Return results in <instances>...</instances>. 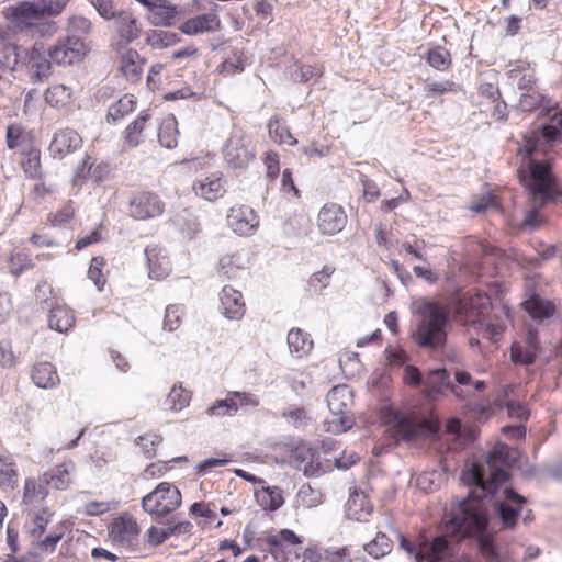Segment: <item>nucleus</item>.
<instances>
[{
    "label": "nucleus",
    "mask_w": 562,
    "mask_h": 562,
    "mask_svg": "<svg viewBox=\"0 0 562 562\" xmlns=\"http://www.w3.org/2000/svg\"><path fill=\"white\" fill-rule=\"evenodd\" d=\"M508 453L504 448L491 451L486 464L472 463L461 476L470 487L468 497L460 502L446 526V531L458 539L476 537L485 562H506L493 538L485 533L488 517L482 501L487 495L493 496L498 486L508 480Z\"/></svg>",
    "instance_id": "obj_1"
},
{
    "label": "nucleus",
    "mask_w": 562,
    "mask_h": 562,
    "mask_svg": "<svg viewBox=\"0 0 562 562\" xmlns=\"http://www.w3.org/2000/svg\"><path fill=\"white\" fill-rule=\"evenodd\" d=\"M521 156L517 169L518 177L528 194V209L525 211L524 226L536 228L540 224L539 211L559 195L555 178L549 160L540 159L538 146L528 140L519 148Z\"/></svg>",
    "instance_id": "obj_2"
},
{
    "label": "nucleus",
    "mask_w": 562,
    "mask_h": 562,
    "mask_svg": "<svg viewBox=\"0 0 562 562\" xmlns=\"http://www.w3.org/2000/svg\"><path fill=\"white\" fill-rule=\"evenodd\" d=\"M69 0H23L7 9L5 18L15 33L30 37H50L58 26L52 20L59 15Z\"/></svg>",
    "instance_id": "obj_3"
},
{
    "label": "nucleus",
    "mask_w": 562,
    "mask_h": 562,
    "mask_svg": "<svg viewBox=\"0 0 562 562\" xmlns=\"http://www.w3.org/2000/svg\"><path fill=\"white\" fill-rule=\"evenodd\" d=\"M412 312L418 321L414 333L415 342L422 348L441 349L447 341L450 311L440 302L419 297L412 302Z\"/></svg>",
    "instance_id": "obj_4"
},
{
    "label": "nucleus",
    "mask_w": 562,
    "mask_h": 562,
    "mask_svg": "<svg viewBox=\"0 0 562 562\" xmlns=\"http://www.w3.org/2000/svg\"><path fill=\"white\" fill-rule=\"evenodd\" d=\"M387 423L394 438L405 441L432 437L439 429L438 423L431 419L398 411L390 412Z\"/></svg>",
    "instance_id": "obj_5"
},
{
    "label": "nucleus",
    "mask_w": 562,
    "mask_h": 562,
    "mask_svg": "<svg viewBox=\"0 0 562 562\" xmlns=\"http://www.w3.org/2000/svg\"><path fill=\"white\" fill-rule=\"evenodd\" d=\"M326 402L333 416L329 422L333 431L344 432L350 429L353 425V418L350 415L353 405L352 390L346 384L336 385L327 393Z\"/></svg>",
    "instance_id": "obj_6"
},
{
    "label": "nucleus",
    "mask_w": 562,
    "mask_h": 562,
    "mask_svg": "<svg viewBox=\"0 0 562 562\" xmlns=\"http://www.w3.org/2000/svg\"><path fill=\"white\" fill-rule=\"evenodd\" d=\"M181 493L169 482H161L142 499L144 510L155 519L162 518L181 505Z\"/></svg>",
    "instance_id": "obj_7"
},
{
    "label": "nucleus",
    "mask_w": 562,
    "mask_h": 562,
    "mask_svg": "<svg viewBox=\"0 0 562 562\" xmlns=\"http://www.w3.org/2000/svg\"><path fill=\"white\" fill-rule=\"evenodd\" d=\"M400 548L414 554L417 562H441L454 554L456 543L446 536H437L431 542L424 543L418 550L402 533L398 535Z\"/></svg>",
    "instance_id": "obj_8"
},
{
    "label": "nucleus",
    "mask_w": 562,
    "mask_h": 562,
    "mask_svg": "<svg viewBox=\"0 0 562 562\" xmlns=\"http://www.w3.org/2000/svg\"><path fill=\"white\" fill-rule=\"evenodd\" d=\"M223 156L229 167L244 169L255 158L250 140L241 128L234 126L223 147Z\"/></svg>",
    "instance_id": "obj_9"
},
{
    "label": "nucleus",
    "mask_w": 562,
    "mask_h": 562,
    "mask_svg": "<svg viewBox=\"0 0 562 562\" xmlns=\"http://www.w3.org/2000/svg\"><path fill=\"white\" fill-rule=\"evenodd\" d=\"M86 53V43L77 35L59 38L47 50L50 60L58 66H71L80 63Z\"/></svg>",
    "instance_id": "obj_10"
},
{
    "label": "nucleus",
    "mask_w": 562,
    "mask_h": 562,
    "mask_svg": "<svg viewBox=\"0 0 562 562\" xmlns=\"http://www.w3.org/2000/svg\"><path fill=\"white\" fill-rule=\"evenodd\" d=\"M491 307V299L485 293H475L462 296L456 312L464 324L476 326L485 318Z\"/></svg>",
    "instance_id": "obj_11"
},
{
    "label": "nucleus",
    "mask_w": 562,
    "mask_h": 562,
    "mask_svg": "<svg viewBox=\"0 0 562 562\" xmlns=\"http://www.w3.org/2000/svg\"><path fill=\"white\" fill-rule=\"evenodd\" d=\"M526 502L527 499L513 488H504L503 497L494 503L503 528L512 529L516 526L517 518L521 514Z\"/></svg>",
    "instance_id": "obj_12"
},
{
    "label": "nucleus",
    "mask_w": 562,
    "mask_h": 562,
    "mask_svg": "<svg viewBox=\"0 0 562 562\" xmlns=\"http://www.w3.org/2000/svg\"><path fill=\"white\" fill-rule=\"evenodd\" d=\"M165 209L160 198L151 192H139L130 201V215L135 220H148L162 214Z\"/></svg>",
    "instance_id": "obj_13"
},
{
    "label": "nucleus",
    "mask_w": 562,
    "mask_h": 562,
    "mask_svg": "<svg viewBox=\"0 0 562 562\" xmlns=\"http://www.w3.org/2000/svg\"><path fill=\"white\" fill-rule=\"evenodd\" d=\"M447 390L451 391L457 397H463L461 391L452 384L450 373L446 368L430 370L424 381L425 396L430 401H435Z\"/></svg>",
    "instance_id": "obj_14"
},
{
    "label": "nucleus",
    "mask_w": 562,
    "mask_h": 562,
    "mask_svg": "<svg viewBox=\"0 0 562 562\" xmlns=\"http://www.w3.org/2000/svg\"><path fill=\"white\" fill-rule=\"evenodd\" d=\"M226 180L223 172L215 171L209 175L198 177L192 184V190L196 196L210 202L222 198L226 192Z\"/></svg>",
    "instance_id": "obj_15"
},
{
    "label": "nucleus",
    "mask_w": 562,
    "mask_h": 562,
    "mask_svg": "<svg viewBox=\"0 0 562 562\" xmlns=\"http://www.w3.org/2000/svg\"><path fill=\"white\" fill-rule=\"evenodd\" d=\"M228 226L240 236H249L259 226V217L248 205H238L229 209L227 214Z\"/></svg>",
    "instance_id": "obj_16"
},
{
    "label": "nucleus",
    "mask_w": 562,
    "mask_h": 562,
    "mask_svg": "<svg viewBox=\"0 0 562 562\" xmlns=\"http://www.w3.org/2000/svg\"><path fill=\"white\" fill-rule=\"evenodd\" d=\"M346 223L347 215L344 209L335 203L324 205L317 216V226L324 235L339 233Z\"/></svg>",
    "instance_id": "obj_17"
},
{
    "label": "nucleus",
    "mask_w": 562,
    "mask_h": 562,
    "mask_svg": "<svg viewBox=\"0 0 562 562\" xmlns=\"http://www.w3.org/2000/svg\"><path fill=\"white\" fill-rule=\"evenodd\" d=\"M81 144V136L75 130L66 127L54 134L48 149L54 158H63L80 148Z\"/></svg>",
    "instance_id": "obj_18"
},
{
    "label": "nucleus",
    "mask_w": 562,
    "mask_h": 562,
    "mask_svg": "<svg viewBox=\"0 0 562 562\" xmlns=\"http://www.w3.org/2000/svg\"><path fill=\"white\" fill-rule=\"evenodd\" d=\"M222 27V23L216 13L210 12L196 15L183 22L179 30L190 36L202 33L216 32Z\"/></svg>",
    "instance_id": "obj_19"
},
{
    "label": "nucleus",
    "mask_w": 562,
    "mask_h": 562,
    "mask_svg": "<svg viewBox=\"0 0 562 562\" xmlns=\"http://www.w3.org/2000/svg\"><path fill=\"white\" fill-rule=\"evenodd\" d=\"M223 314L231 321H239L245 314L243 294L229 285L222 289L220 295Z\"/></svg>",
    "instance_id": "obj_20"
},
{
    "label": "nucleus",
    "mask_w": 562,
    "mask_h": 562,
    "mask_svg": "<svg viewBox=\"0 0 562 562\" xmlns=\"http://www.w3.org/2000/svg\"><path fill=\"white\" fill-rule=\"evenodd\" d=\"M37 44H35L27 53L26 61L30 68V75L33 82L44 81L52 75V60L47 59L42 53Z\"/></svg>",
    "instance_id": "obj_21"
},
{
    "label": "nucleus",
    "mask_w": 562,
    "mask_h": 562,
    "mask_svg": "<svg viewBox=\"0 0 562 562\" xmlns=\"http://www.w3.org/2000/svg\"><path fill=\"white\" fill-rule=\"evenodd\" d=\"M111 533L114 541L125 547H132L137 542L139 527L132 517L115 519Z\"/></svg>",
    "instance_id": "obj_22"
},
{
    "label": "nucleus",
    "mask_w": 562,
    "mask_h": 562,
    "mask_svg": "<svg viewBox=\"0 0 562 562\" xmlns=\"http://www.w3.org/2000/svg\"><path fill=\"white\" fill-rule=\"evenodd\" d=\"M75 470L76 465L71 460L65 461L50 472H46L43 475V482L56 490H66L72 483Z\"/></svg>",
    "instance_id": "obj_23"
},
{
    "label": "nucleus",
    "mask_w": 562,
    "mask_h": 562,
    "mask_svg": "<svg viewBox=\"0 0 562 562\" xmlns=\"http://www.w3.org/2000/svg\"><path fill=\"white\" fill-rule=\"evenodd\" d=\"M178 9L168 0H156L149 9L148 22L154 26H171L178 15Z\"/></svg>",
    "instance_id": "obj_24"
},
{
    "label": "nucleus",
    "mask_w": 562,
    "mask_h": 562,
    "mask_svg": "<svg viewBox=\"0 0 562 562\" xmlns=\"http://www.w3.org/2000/svg\"><path fill=\"white\" fill-rule=\"evenodd\" d=\"M172 224L186 238L193 239L201 232V222L190 209H183L175 214Z\"/></svg>",
    "instance_id": "obj_25"
},
{
    "label": "nucleus",
    "mask_w": 562,
    "mask_h": 562,
    "mask_svg": "<svg viewBox=\"0 0 562 562\" xmlns=\"http://www.w3.org/2000/svg\"><path fill=\"white\" fill-rule=\"evenodd\" d=\"M114 20L117 34L126 43H132L140 36L142 29L131 11L122 10Z\"/></svg>",
    "instance_id": "obj_26"
},
{
    "label": "nucleus",
    "mask_w": 562,
    "mask_h": 562,
    "mask_svg": "<svg viewBox=\"0 0 562 562\" xmlns=\"http://www.w3.org/2000/svg\"><path fill=\"white\" fill-rule=\"evenodd\" d=\"M161 249L156 246L147 247L145 255L148 263V274L151 279H162L171 270L170 261L166 256H161Z\"/></svg>",
    "instance_id": "obj_27"
},
{
    "label": "nucleus",
    "mask_w": 562,
    "mask_h": 562,
    "mask_svg": "<svg viewBox=\"0 0 562 562\" xmlns=\"http://www.w3.org/2000/svg\"><path fill=\"white\" fill-rule=\"evenodd\" d=\"M151 122V114L148 111H142L139 115L126 127L125 142L131 147H136L145 139V132Z\"/></svg>",
    "instance_id": "obj_28"
},
{
    "label": "nucleus",
    "mask_w": 562,
    "mask_h": 562,
    "mask_svg": "<svg viewBox=\"0 0 562 562\" xmlns=\"http://www.w3.org/2000/svg\"><path fill=\"white\" fill-rule=\"evenodd\" d=\"M32 381L41 389H53L60 382L55 367L49 362H40L33 367Z\"/></svg>",
    "instance_id": "obj_29"
},
{
    "label": "nucleus",
    "mask_w": 562,
    "mask_h": 562,
    "mask_svg": "<svg viewBox=\"0 0 562 562\" xmlns=\"http://www.w3.org/2000/svg\"><path fill=\"white\" fill-rule=\"evenodd\" d=\"M178 123L172 114L165 116L158 125L157 137L161 146L172 149L178 145Z\"/></svg>",
    "instance_id": "obj_30"
},
{
    "label": "nucleus",
    "mask_w": 562,
    "mask_h": 562,
    "mask_svg": "<svg viewBox=\"0 0 562 562\" xmlns=\"http://www.w3.org/2000/svg\"><path fill=\"white\" fill-rule=\"evenodd\" d=\"M30 49L16 44H4L0 52V66L14 70L19 65H24Z\"/></svg>",
    "instance_id": "obj_31"
},
{
    "label": "nucleus",
    "mask_w": 562,
    "mask_h": 562,
    "mask_svg": "<svg viewBox=\"0 0 562 562\" xmlns=\"http://www.w3.org/2000/svg\"><path fill=\"white\" fill-rule=\"evenodd\" d=\"M289 350L296 358L307 356L313 348V340L307 333L300 328H293L288 334Z\"/></svg>",
    "instance_id": "obj_32"
},
{
    "label": "nucleus",
    "mask_w": 562,
    "mask_h": 562,
    "mask_svg": "<svg viewBox=\"0 0 562 562\" xmlns=\"http://www.w3.org/2000/svg\"><path fill=\"white\" fill-rule=\"evenodd\" d=\"M75 324V316L70 310L57 305L49 311L48 327L59 333L68 331Z\"/></svg>",
    "instance_id": "obj_33"
},
{
    "label": "nucleus",
    "mask_w": 562,
    "mask_h": 562,
    "mask_svg": "<svg viewBox=\"0 0 562 562\" xmlns=\"http://www.w3.org/2000/svg\"><path fill=\"white\" fill-rule=\"evenodd\" d=\"M140 57L136 50L130 49L122 55L121 71L131 82H137L142 74Z\"/></svg>",
    "instance_id": "obj_34"
},
{
    "label": "nucleus",
    "mask_w": 562,
    "mask_h": 562,
    "mask_svg": "<svg viewBox=\"0 0 562 562\" xmlns=\"http://www.w3.org/2000/svg\"><path fill=\"white\" fill-rule=\"evenodd\" d=\"M507 77L509 85L522 92L535 89L536 76L532 70H527L520 67L513 68L507 72Z\"/></svg>",
    "instance_id": "obj_35"
},
{
    "label": "nucleus",
    "mask_w": 562,
    "mask_h": 562,
    "mask_svg": "<svg viewBox=\"0 0 562 562\" xmlns=\"http://www.w3.org/2000/svg\"><path fill=\"white\" fill-rule=\"evenodd\" d=\"M136 106V99L133 94H125L109 106L106 121L116 123L128 113L133 112Z\"/></svg>",
    "instance_id": "obj_36"
},
{
    "label": "nucleus",
    "mask_w": 562,
    "mask_h": 562,
    "mask_svg": "<svg viewBox=\"0 0 562 562\" xmlns=\"http://www.w3.org/2000/svg\"><path fill=\"white\" fill-rule=\"evenodd\" d=\"M525 310L533 319H544L553 315L554 305L539 296H531L524 302Z\"/></svg>",
    "instance_id": "obj_37"
},
{
    "label": "nucleus",
    "mask_w": 562,
    "mask_h": 562,
    "mask_svg": "<svg viewBox=\"0 0 562 562\" xmlns=\"http://www.w3.org/2000/svg\"><path fill=\"white\" fill-rule=\"evenodd\" d=\"M257 499L263 509L271 512L279 509L284 503L282 490L278 486L263 487L257 494Z\"/></svg>",
    "instance_id": "obj_38"
},
{
    "label": "nucleus",
    "mask_w": 562,
    "mask_h": 562,
    "mask_svg": "<svg viewBox=\"0 0 562 562\" xmlns=\"http://www.w3.org/2000/svg\"><path fill=\"white\" fill-rule=\"evenodd\" d=\"M426 60L431 68L438 71L448 70L452 64L449 50L442 46H435L428 49Z\"/></svg>",
    "instance_id": "obj_39"
},
{
    "label": "nucleus",
    "mask_w": 562,
    "mask_h": 562,
    "mask_svg": "<svg viewBox=\"0 0 562 562\" xmlns=\"http://www.w3.org/2000/svg\"><path fill=\"white\" fill-rule=\"evenodd\" d=\"M71 89L65 85H54L45 92L46 102L54 108H63L70 102Z\"/></svg>",
    "instance_id": "obj_40"
},
{
    "label": "nucleus",
    "mask_w": 562,
    "mask_h": 562,
    "mask_svg": "<svg viewBox=\"0 0 562 562\" xmlns=\"http://www.w3.org/2000/svg\"><path fill=\"white\" fill-rule=\"evenodd\" d=\"M392 547V540L385 533L378 532L373 540L364 544V551L374 559H379L390 553Z\"/></svg>",
    "instance_id": "obj_41"
},
{
    "label": "nucleus",
    "mask_w": 562,
    "mask_h": 562,
    "mask_svg": "<svg viewBox=\"0 0 562 562\" xmlns=\"http://www.w3.org/2000/svg\"><path fill=\"white\" fill-rule=\"evenodd\" d=\"M538 351L536 347L514 342L510 348V358L515 363L528 366L536 361Z\"/></svg>",
    "instance_id": "obj_42"
},
{
    "label": "nucleus",
    "mask_w": 562,
    "mask_h": 562,
    "mask_svg": "<svg viewBox=\"0 0 562 562\" xmlns=\"http://www.w3.org/2000/svg\"><path fill=\"white\" fill-rule=\"evenodd\" d=\"M268 130L270 136L280 144L288 143L289 145H295L297 143L290 130L285 125L281 124L277 117L269 121Z\"/></svg>",
    "instance_id": "obj_43"
},
{
    "label": "nucleus",
    "mask_w": 562,
    "mask_h": 562,
    "mask_svg": "<svg viewBox=\"0 0 562 562\" xmlns=\"http://www.w3.org/2000/svg\"><path fill=\"white\" fill-rule=\"evenodd\" d=\"M191 400V393L182 387V384H176L168 397L167 403L170 405V409L179 412L187 407Z\"/></svg>",
    "instance_id": "obj_44"
},
{
    "label": "nucleus",
    "mask_w": 562,
    "mask_h": 562,
    "mask_svg": "<svg viewBox=\"0 0 562 562\" xmlns=\"http://www.w3.org/2000/svg\"><path fill=\"white\" fill-rule=\"evenodd\" d=\"M15 464L10 458L0 456V487H13L16 483Z\"/></svg>",
    "instance_id": "obj_45"
},
{
    "label": "nucleus",
    "mask_w": 562,
    "mask_h": 562,
    "mask_svg": "<svg viewBox=\"0 0 562 562\" xmlns=\"http://www.w3.org/2000/svg\"><path fill=\"white\" fill-rule=\"evenodd\" d=\"M238 411V404L233 397L217 400L213 405L207 407L206 414L209 416L222 417L225 415L232 416Z\"/></svg>",
    "instance_id": "obj_46"
},
{
    "label": "nucleus",
    "mask_w": 562,
    "mask_h": 562,
    "mask_svg": "<svg viewBox=\"0 0 562 562\" xmlns=\"http://www.w3.org/2000/svg\"><path fill=\"white\" fill-rule=\"evenodd\" d=\"M347 506L348 510L351 512L357 519H360L362 513L369 514L371 512L367 496L363 493H358L356 490L350 493Z\"/></svg>",
    "instance_id": "obj_47"
},
{
    "label": "nucleus",
    "mask_w": 562,
    "mask_h": 562,
    "mask_svg": "<svg viewBox=\"0 0 562 562\" xmlns=\"http://www.w3.org/2000/svg\"><path fill=\"white\" fill-rule=\"evenodd\" d=\"M53 515V512H50L47 507H43L41 510L34 514V527L30 529V533L34 539L40 538L44 533L46 526L52 520Z\"/></svg>",
    "instance_id": "obj_48"
},
{
    "label": "nucleus",
    "mask_w": 562,
    "mask_h": 562,
    "mask_svg": "<svg viewBox=\"0 0 562 562\" xmlns=\"http://www.w3.org/2000/svg\"><path fill=\"white\" fill-rule=\"evenodd\" d=\"M92 30L91 21L83 16L74 14L68 18L66 31L68 33L79 34V35H88Z\"/></svg>",
    "instance_id": "obj_49"
},
{
    "label": "nucleus",
    "mask_w": 562,
    "mask_h": 562,
    "mask_svg": "<svg viewBox=\"0 0 562 562\" xmlns=\"http://www.w3.org/2000/svg\"><path fill=\"white\" fill-rule=\"evenodd\" d=\"M91 4L104 20H114L123 10L116 0H91Z\"/></svg>",
    "instance_id": "obj_50"
},
{
    "label": "nucleus",
    "mask_w": 562,
    "mask_h": 562,
    "mask_svg": "<svg viewBox=\"0 0 562 562\" xmlns=\"http://www.w3.org/2000/svg\"><path fill=\"white\" fill-rule=\"evenodd\" d=\"M183 312L177 304H170L166 307L164 317V329L175 331L182 322Z\"/></svg>",
    "instance_id": "obj_51"
},
{
    "label": "nucleus",
    "mask_w": 562,
    "mask_h": 562,
    "mask_svg": "<svg viewBox=\"0 0 562 562\" xmlns=\"http://www.w3.org/2000/svg\"><path fill=\"white\" fill-rule=\"evenodd\" d=\"M477 330L483 337L488 338L492 341H496L502 336L505 326L499 322L485 321V318L476 325Z\"/></svg>",
    "instance_id": "obj_52"
},
{
    "label": "nucleus",
    "mask_w": 562,
    "mask_h": 562,
    "mask_svg": "<svg viewBox=\"0 0 562 562\" xmlns=\"http://www.w3.org/2000/svg\"><path fill=\"white\" fill-rule=\"evenodd\" d=\"M136 445L140 447L142 451L147 458L155 456L156 446L162 441V438L156 434H146L139 436L136 440Z\"/></svg>",
    "instance_id": "obj_53"
},
{
    "label": "nucleus",
    "mask_w": 562,
    "mask_h": 562,
    "mask_svg": "<svg viewBox=\"0 0 562 562\" xmlns=\"http://www.w3.org/2000/svg\"><path fill=\"white\" fill-rule=\"evenodd\" d=\"M282 542L296 546L302 542V539L293 530L286 528L268 538V544L271 547H280Z\"/></svg>",
    "instance_id": "obj_54"
},
{
    "label": "nucleus",
    "mask_w": 562,
    "mask_h": 562,
    "mask_svg": "<svg viewBox=\"0 0 562 562\" xmlns=\"http://www.w3.org/2000/svg\"><path fill=\"white\" fill-rule=\"evenodd\" d=\"M316 448L307 445H300L292 451V463L297 470H301L303 464L311 460V457L315 456Z\"/></svg>",
    "instance_id": "obj_55"
},
{
    "label": "nucleus",
    "mask_w": 562,
    "mask_h": 562,
    "mask_svg": "<svg viewBox=\"0 0 562 562\" xmlns=\"http://www.w3.org/2000/svg\"><path fill=\"white\" fill-rule=\"evenodd\" d=\"M104 266V259L101 257H94L91 260V265L88 270L89 279L95 284L99 291H102L105 283V279L102 274V267Z\"/></svg>",
    "instance_id": "obj_56"
},
{
    "label": "nucleus",
    "mask_w": 562,
    "mask_h": 562,
    "mask_svg": "<svg viewBox=\"0 0 562 562\" xmlns=\"http://www.w3.org/2000/svg\"><path fill=\"white\" fill-rule=\"evenodd\" d=\"M543 101V95L539 93L536 89L531 91L522 92L519 99L518 106L527 112L532 111L537 106H539Z\"/></svg>",
    "instance_id": "obj_57"
},
{
    "label": "nucleus",
    "mask_w": 562,
    "mask_h": 562,
    "mask_svg": "<svg viewBox=\"0 0 562 562\" xmlns=\"http://www.w3.org/2000/svg\"><path fill=\"white\" fill-rule=\"evenodd\" d=\"M333 271L334 269L325 267L323 270L313 273L308 280L310 286L315 291H322L328 285Z\"/></svg>",
    "instance_id": "obj_58"
},
{
    "label": "nucleus",
    "mask_w": 562,
    "mask_h": 562,
    "mask_svg": "<svg viewBox=\"0 0 562 562\" xmlns=\"http://www.w3.org/2000/svg\"><path fill=\"white\" fill-rule=\"evenodd\" d=\"M300 471H303L306 476L315 477L325 473L326 470L321 461V456L317 450L315 451V456L311 457V460H307Z\"/></svg>",
    "instance_id": "obj_59"
},
{
    "label": "nucleus",
    "mask_w": 562,
    "mask_h": 562,
    "mask_svg": "<svg viewBox=\"0 0 562 562\" xmlns=\"http://www.w3.org/2000/svg\"><path fill=\"white\" fill-rule=\"evenodd\" d=\"M111 509V503L92 501L87 503L79 513L87 516H100Z\"/></svg>",
    "instance_id": "obj_60"
},
{
    "label": "nucleus",
    "mask_w": 562,
    "mask_h": 562,
    "mask_svg": "<svg viewBox=\"0 0 562 562\" xmlns=\"http://www.w3.org/2000/svg\"><path fill=\"white\" fill-rule=\"evenodd\" d=\"M266 175L271 180L276 179L280 171L279 157L276 153H267L265 158Z\"/></svg>",
    "instance_id": "obj_61"
},
{
    "label": "nucleus",
    "mask_w": 562,
    "mask_h": 562,
    "mask_svg": "<svg viewBox=\"0 0 562 562\" xmlns=\"http://www.w3.org/2000/svg\"><path fill=\"white\" fill-rule=\"evenodd\" d=\"M403 380L405 381V383L413 386H420L422 384H424L425 381L418 368L414 366L405 367Z\"/></svg>",
    "instance_id": "obj_62"
},
{
    "label": "nucleus",
    "mask_w": 562,
    "mask_h": 562,
    "mask_svg": "<svg viewBox=\"0 0 562 562\" xmlns=\"http://www.w3.org/2000/svg\"><path fill=\"white\" fill-rule=\"evenodd\" d=\"M506 408L509 417L517 418L519 420H527L530 414L525 405L513 401H509L506 404Z\"/></svg>",
    "instance_id": "obj_63"
},
{
    "label": "nucleus",
    "mask_w": 562,
    "mask_h": 562,
    "mask_svg": "<svg viewBox=\"0 0 562 562\" xmlns=\"http://www.w3.org/2000/svg\"><path fill=\"white\" fill-rule=\"evenodd\" d=\"M324 562H351L347 547L336 551L324 550Z\"/></svg>",
    "instance_id": "obj_64"
}]
</instances>
